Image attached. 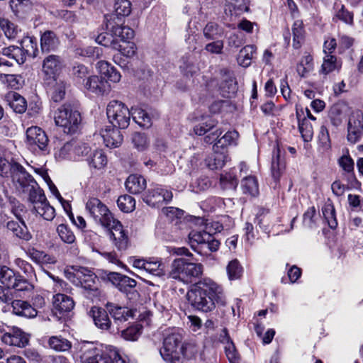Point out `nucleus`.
Listing matches in <instances>:
<instances>
[{
    "label": "nucleus",
    "instance_id": "34",
    "mask_svg": "<svg viewBox=\"0 0 363 363\" xmlns=\"http://www.w3.org/2000/svg\"><path fill=\"white\" fill-rule=\"evenodd\" d=\"M335 12L333 18V21L336 22L337 20L342 21L347 25H353L354 15L353 13L349 11L342 4H335Z\"/></svg>",
    "mask_w": 363,
    "mask_h": 363
},
{
    "label": "nucleus",
    "instance_id": "3",
    "mask_svg": "<svg viewBox=\"0 0 363 363\" xmlns=\"http://www.w3.org/2000/svg\"><path fill=\"white\" fill-rule=\"evenodd\" d=\"M203 267L200 263L187 261L184 258H177L172 261L168 277L183 283H191L195 278L203 274Z\"/></svg>",
    "mask_w": 363,
    "mask_h": 363
},
{
    "label": "nucleus",
    "instance_id": "27",
    "mask_svg": "<svg viewBox=\"0 0 363 363\" xmlns=\"http://www.w3.org/2000/svg\"><path fill=\"white\" fill-rule=\"evenodd\" d=\"M228 160V151L213 149V153L206 159L207 166L212 170L222 168Z\"/></svg>",
    "mask_w": 363,
    "mask_h": 363
},
{
    "label": "nucleus",
    "instance_id": "56",
    "mask_svg": "<svg viewBox=\"0 0 363 363\" xmlns=\"http://www.w3.org/2000/svg\"><path fill=\"white\" fill-rule=\"evenodd\" d=\"M0 26L9 39H13L16 37L18 30V27L8 19H0Z\"/></svg>",
    "mask_w": 363,
    "mask_h": 363
},
{
    "label": "nucleus",
    "instance_id": "38",
    "mask_svg": "<svg viewBox=\"0 0 363 363\" xmlns=\"http://www.w3.org/2000/svg\"><path fill=\"white\" fill-rule=\"evenodd\" d=\"M7 98L10 107L16 113H22L26 111L27 102L19 94L11 92L8 95Z\"/></svg>",
    "mask_w": 363,
    "mask_h": 363
},
{
    "label": "nucleus",
    "instance_id": "40",
    "mask_svg": "<svg viewBox=\"0 0 363 363\" xmlns=\"http://www.w3.org/2000/svg\"><path fill=\"white\" fill-rule=\"evenodd\" d=\"M256 48L254 45H249L245 46L240 50L238 62L244 67H247L251 64V60L256 53Z\"/></svg>",
    "mask_w": 363,
    "mask_h": 363
},
{
    "label": "nucleus",
    "instance_id": "35",
    "mask_svg": "<svg viewBox=\"0 0 363 363\" xmlns=\"http://www.w3.org/2000/svg\"><path fill=\"white\" fill-rule=\"evenodd\" d=\"M89 165L96 169H103L107 164L106 155L101 150H95L86 158Z\"/></svg>",
    "mask_w": 363,
    "mask_h": 363
},
{
    "label": "nucleus",
    "instance_id": "48",
    "mask_svg": "<svg viewBox=\"0 0 363 363\" xmlns=\"http://www.w3.org/2000/svg\"><path fill=\"white\" fill-rule=\"evenodd\" d=\"M72 75L74 79L79 84H84L90 75L89 69L82 64H77L72 69Z\"/></svg>",
    "mask_w": 363,
    "mask_h": 363
},
{
    "label": "nucleus",
    "instance_id": "53",
    "mask_svg": "<svg viewBox=\"0 0 363 363\" xmlns=\"http://www.w3.org/2000/svg\"><path fill=\"white\" fill-rule=\"evenodd\" d=\"M220 184L223 189H235L238 182L234 173L226 172L220 175Z\"/></svg>",
    "mask_w": 363,
    "mask_h": 363
},
{
    "label": "nucleus",
    "instance_id": "49",
    "mask_svg": "<svg viewBox=\"0 0 363 363\" xmlns=\"http://www.w3.org/2000/svg\"><path fill=\"white\" fill-rule=\"evenodd\" d=\"M293 33V47L298 49L303 41V23L300 21L294 22L292 27Z\"/></svg>",
    "mask_w": 363,
    "mask_h": 363
},
{
    "label": "nucleus",
    "instance_id": "21",
    "mask_svg": "<svg viewBox=\"0 0 363 363\" xmlns=\"http://www.w3.org/2000/svg\"><path fill=\"white\" fill-rule=\"evenodd\" d=\"M106 308L117 325L133 318L135 313L133 309L113 303H107Z\"/></svg>",
    "mask_w": 363,
    "mask_h": 363
},
{
    "label": "nucleus",
    "instance_id": "52",
    "mask_svg": "<svg viewBox=\"0 0 363 363\" xmlns=\"http://www.w3.org/2000/svg\"><path fill=\"white\" fill-rule=\"evenodd\" d=\"M57 233L62 242L67 244H73L75 242V235L67 225H59L57 228Z\"/></svg>",
    "mask_w": 363,
    "mask_h": 363
},
{
    "label": "nucleus",
    "instance_id": "19",
    "mask_svg": "<svg viewBox=\"0 0 363 363\" xmlns=\"http://www.w3.org/2000/svg\"><path fill=\"white\" fill-rule=\"evenodd\" d=\"M73 299L63 294H57L53 297L54 313L60 318H65L74 308Z\"/></svg>",
    "mask_w": 363,
    "mask_h": 363
},
{
    "label": "nucleus",
    "instance_id": "47",
    "mask_svg": "<svg viewBox=\"0 0 363 363\" xmlns=\"http://www.w3.org/2000/svg\"><path fill=\"white\" fill-rule=\"evenodd\" d=\"M243 193L251 196H257L259 192L257 180L255 177H245L241 184Z\"/></svg>",
    "mask_w": 363,
    "mask_h": 363
},
{
    "label": "nucleus",
    "instance_id": "2",
    "mask_svg": "<svg viewBox=\"0 0 363 363\" xmlns=\"http://www.w3.org/2000/svg\"><path fill=\"white\" fill-rule=\"evenodd\" d=\"M183 336L178 329L169 328L164 333L163 347L160 353L167 363H182V357L187 356L188 344L182 343Z\"/></svg>",
    "mask_w": 363,
    "mask_h": 363
},
{
    "label": "nucleus",
    "instance_id": "57",
    "mask_svg": "<svg viewBox=\"0 0 363 363\" xmlns=\"http://www.w3.org/2000/svg\"><path fill=\"white\" fill-rule=\"evenodd\" d=\"M299 131L304 141H311L313 135V129L311 123L306 118H303L298 123Z\"/></svg>",
    "mask_w": 363,
    "mask_h": 363
},
{
    "label": "nucleus",
    "instance_id": "8",
    "mask_svg": "<svg viewBox=\"0 0 363 363\" xmlns=\"http://www.w3.org/2000/svg\"><path fill=\"white\" fill-rule=\"evenodd\" d=\"M189 238L191 247L199 254H203L205 250L216 252L220 246V242L212 234L205 230H192L189 234Z\"/></svg>",
    "mask_w": 363,
    "mask_h": 363
},
{
    "label": "nucleus",
    "instance_id": "44",
    "mask_svg": "<svg viewBox=\"0 0 363 363\" xmlns=\"http://www.w3.org/2000/svg\"><path fill=\"white\" fill-rule=\"evenodd\" d=\"M50 347L58 352H66L71 349L72 343L62 336H52L48 340Z\"/></svg>",
    "mask_w": 363,
    "mask_h": 363
},
{
    "label": "nucleus",
    "instance_id": "14",
    "mask_svg": "<svg viewBox=\"0 0 363 363\" xmlns=\"http://www.w3.org/2000/svg\"><path fill=\"white\" fill-rule=\"evenodd\" d=\"M363 135V113L359 110L353 111L347 123V139L351 144L358 143Z\"/></svg>",
    "mask_w": 363,
    "mask_h": 363
},
{
    "label": "nucleus",
    "instance_id": "28",
    "mask_svg": "<svg viewBox=\"0 0 363 363\" xmlns=\"http://www.w3.org/2000/svg\"><path fill=\"white\" fill-rule=\"evenodd\" d=\"M20 223L14 220H9L6 223V228L11 231L14 236L19 239L28 241L31 239L32 235L23 220H19Z\"/></svg>",
    "mask_w": 363,
    "mask_h": 363
},
{
    "label": "nucleus",
    "instance_id": "59",
    "mask_svg": "<svg viewBox=\"0 0 363 363\" xmlns=\"http://www.w3.org/2000/svg\"><path fill=\"white\" fill-rule=\"evenodd\" d=\"M242 272V268L237 259L232 260L227 266V273L230 280L239 279Z\"/></svg>",
    "mask_w": 363,
    "mask_h": 363
},
{
    "label": "nucleus",
    "instance_id": "17",
    "mask_svg": "<svg viewBox=\"0 0 363 363\" xmlns=\"http://www.w3.org/2000/svg\"><path fill=\"white\" fill-rule=\"evenodd\" d=\"M62 67V61L60 56L50 55L43 62L44 82L58 79L59 73Z\"/></svg>",
    "mask_w": 363,
    "mask_h": 363
},
{
    "label": "nucleus",
    "instance_id": "42",
    "mask_svg": "<svg viewBox=\"0 0 363 363\" xmlns=\"http://www.w3.org/2000/svg\"><path fill=\"white\" fill-rule=\"evenodd\" d=\"M218 121L211 116H203L201 122L196 125L194 130L196 135H203L216 126Z\"/></svg>",
    "mask_w": 363,
    "mask_h": 363
},
{
    "label": "nucleus",
    "instance_id": "23",
    "mask_svg": "<svg viewBox=\"0 0 363 363\" xmlns=\"http://www.w3.org/2000/svg\"><path fill=\"white\" fill-rule=\"evenodd\" d=\"M111 227L109 236L113 240L115 246L118 250H125L128 247V238L123 225L120 222L115 220V223H112Z\"/></svg>",
    "mask_w": 363,
    "mask_h": 363
},
{
    "label": "nucleus",
    "instance_id": "20",
    "mask_svg": "<svg viewBox=\"0 0 363 363\" xmlns=\"http://www.w3.org/2000/svg\"><path fill=\"white\" fill-rule=\"evenodd\" d=\"M76 281H74L77 286H81L85 290L93 291L96 287V274L86 267H80L76 270L74 274Z\"/></svg>",
    "mask_w": 363,
    "mask_h": 363
},
{
    "label": "nucleus",
    "instance_id": "10",
    "mask_svg": "<svg viewBox=\"0 0 363 363\" xmlns=\"http://www.w3.org/2000/svg\"><path fill=\"white\" fill-rule=\"evenodd\" d=\"M26 143L34 151L42 155L50 153L49 140L45 132L38 126H31L26 130Z\"/></svg>",
    "mask_w": 363,
    "mask_h": 363
},
{
    "label": "nucleus",
    "instance_id": "25",
    "mask_svg": "<svg viewBox=\"0 0 363 363\" xmlns=\"http://www.w3.org/2000/svg\"><path fill=\"white\" fill-rule=\"evenodd\" d=\"M1 340L6 345L23 347L28 343L26 334L18 328H13L12 333H6Z\"/></svg>",
    "mask_w": 363,
    "mask_h": 363
},
{
    "label": "nucleus",
    "instance_id": "7",
    "mask_svg": "<svg viewBox=\"0 0 363 363\" xmlns=\"http://www.w3.org/2000/svg\"><path fill=\"white\" fill-rule=\"evenodd\" d=\"M106 114L113 127L124 129L130 123V111L125 105L118 101L109 102L106 108Z\"/></svg>",
    "mask_w": 363,
    "mask_h": 363
},
{
    "label": "nucleus",
    "instance_id": "11",
    "mask_svg": "<svg viewBox=\"0 0 363 363\" xmlns=\"http://www.w3.org/2000/svg\"><path fill=\"white\" fill-rule=\"evenodd\" d=\"M172 198V191L160 184L150 185V187L143 196L144 202L148 206L155 208L168 203Z\"/></svg>",
    "mask_w": 363,
    "mask_h": 363
},
{
    "label": "nucleus",
    "instance_id": "29",
    "mask_svg": "<svg viewBox=\"0 0 363 363\" xmlns=\"http://www.w3.org/2000/svg\"><path fill=\"white\" fill-rule=\"evenodd\" d=\"M0 54L13 60L18 65H23L27 60V57L21 49V45H10L0 49Z\"/></svg>",
    "mask_w": 363,
    "mask_h": 363
},
{
    "label": "nucleus",
    "instance_id": "16",
    "mask_svg": "<svg viewBox=\"0 0 363 363\" xmlns=\"http://www.w3.org/2000/svg\"><path fill=\"white\" fill-rule=\"evenodd\" d=\"M133 266L152 276L162 277L165 274V266L158 259H135L133 262Z\"/></svg>",
    "mask_w": 363,
    "mask_h": 363
},
{
    "label": "nucleus",
    "instance_id": "60",
    "mask_svg": "<svg viewBox=\"0 0 363 363\" xmlns=\"http://www.w3.org/2000/svg\"><path fill=\"white\" fill-rule=\"evenodd\" d=\"M140 335V329L138 325L130 326L121 331V337L125 340L135 341Z\"/></svg>",
    "mask_w": 363,
    "mask_h": 363
},
{
    "label": "nucleus",
    "instance_id": "6",
    "mask_svg": "<svg viewBox=\"0 0 363 363\" xmlns=\"http://www.w3.org/2000/svg\"><path fill=\"white\" fill-rule=\"evenodd\" d=\"M101 277L116 286L129 300H135L138 298L139 294L135 289L137 282L135 279L120 273L106 272L102 274Z\"/></svg>",
    "mask_w": 363,
    "mask_h": 363
},
{
    "label": "nucleus",
    "instance_id": "45",
    "mask_svg": "<svg viewBox=\"0 0 363 363\" xmlns=\"http://www.w3.org/2000/svg\"><path fill=\"white\" fill-rule=\"evenodd\" d=\"M18 274H16L13 270L6 266L0 265V281L8 289L13 286V283L17 279Z\"/></svg>",
    "mask_w": 363,
    "mask_h": 363
},
{
    "label": "nucleus",
    "instance_id": "64",
    "mask_svg": "<svg viewBox=\"0 0 363 363\" xmlns=\"http://www.w3.org/2000/svg\"><path fill=\"white\" fill-rule=\"evenodd\" d=\"M315 216V208L314 206L310 207L304 213L303 216V223L308 228H313L315 223L313 218Z\"/></svg>",
    "mask_w": 363,
    "mask_h": 363
},
{
    "label": "nucleus",
    "instance_id": "12",
    "mask_svg": "<svg viewBox=\"0 0 363 363\" xmlns=\"http://www.w3.org/2000/svg\"><path fill=\"white\" fill-rule=\"evenodd\" d=\"M33 205V211L47 220H52L55 216V210L50 206L42 189L28 198Z\"/></svg>",
    "mask_w": 363,
    "mask_h": 363
},
{
    "label": "nucleus",
    "instance_id": "46",
    "mask_svg": "<svg viewBox=\"0 0 363 363\" xmlns=\"http://www.w3.org/2000/svg\"><path fill=\"white\" fill-rule=\"evenodd\" d=\"M131 4L128 0H116L114 4V13L113 15V20L116 18L119 19V16H126L130 13Z\"/></svg>",
    "mask_w": 363,
    "mask_h": 363
},
{
    "label": "nucleus",
    "instance_id": "50",
    "mask_svg": "<svg viewBox=\"0 0 363 363\" xmlns=\"http://www.w3.org/2000/svg\"><path fill=\"white\" fill-rule=\"evenodd\" d=\"M118 40L114 38L111 32H105L100 33L96 38V42L103 46L114 48H118Z\"/></svg>",
    "mask_w": 363,
    "mask_h": 363
},
{
    "label": "nucleus",
    "instance_id": "58",
    "mask_svg": "<svg viewBox=\"0 0 363 363\" xmlns=\"http://www.w3.org/2000/svg\"><path fill=\"white\" fill-rule=\"evenodd\" d=\"M9 207L11 208V213L18 220H23V217L27 212L23 204L21 203L13 197V199H11Z\"/></svg>",
    "mask_w": 363,
    "mask_h": 363
},
{
    "label": "nucleus",
    "instance_id": "5",
    "mask_svg": "<svg viewBox=\"0 0 363 363\" xmlns=\"http://www.w3.org/2000/svg\"><path fill=\"white\" fill-rule=\"evenodd\" d=\"M55 122L67 134L75 133L81 124L80 113L72 108L69 104H65L60 106L55 113Z\"/></svg>",
    "mask_w": 363,
    "mask_h": 363
},
{
    "label": "nucleus",
    "instance_id": "1",
    "mask_svg": "<svg viewBox=\"0 0 363 363\" xmlns=\"http://www.w3.org/2000/svg\"><path fill=\"white\" fill-rule=\"evenodd\" d=\"M186 297L192 308L205 313L213 311L216 303L220 306L226 303L222 287L209 278H204L192 285Z\"/></svg>",
    "mask_w": 363,
    "mask_h": 363
},
{
    "label": "nucleus",
    "instance_id": "36",
    "mask_svg": "<svg viewBox=\"0 0 363 363\" xmlns=\"http://www.w3.org/2000/svg\"><path fill=\"white\" fill-rule=\"evenodd\" d=\"M130 111V117L140 126L149 128L151 125V118L149 115L142 108L132 107Z\"/></svg>",
    "mask_w": 363,
    "mask_h": 363
},
{
    "label": "nucleus",
    "instance_id": "22",
    "mask_svg": "<svg viewBox=\"0 0 363 363\" xmlns=\"http://www.w3.org/2000/svg\"><path fill=\"white\" fill-rule=\"evenodd\" d=\"M48 94H49L52 102L59 103L66 94V84L58 78L45 82Z\"/></svg>",
    "mask_w": 363,
    "mask_h": 363
},
{
    "label": "nucleus",
    "instance_id": "18",
    "mask_svg": "<svg viewBox=\"0 0 363 363\" xmlns=\"http://www.w3.org/2000/svg\"><path fill=\"white\" fill-rule=\"evenodd\" d=\"M90 315L92 317L96 327L101 330H110L112 333L119 331V328L117 326L116 330L111 323V321L108 317V312L107 309H104L99 307L94 306L89 311Z\"/></svg>",
    "mask_w": 363,
    "mask_h": 363
},
{
    "label": "nucleus",
    "instance_id": "24",
    "mask_svg": "<svg viewBox=\"0 0 363 363\" xmlns=\"http://www.w3.org/2000/svg\"><path fill=\"white\" fill-rule=\"evenodd\" d=\"M106 146L114 148L118 147L123 141V135L119 128L108 125L101 131Z\"/></svg>",
    "mask_w": 363,
    "mask_h": 363
},
{
    "label": "nucleus",
    "instance_id": "26",
    "mask_svg": "<svg viewBox=\"0 0 363 363\" xmlns=\"http://www.w3.org/2000/svg\"><path fill=\"white\" fill-rule=\"evenodd\" d=\"M83 85L86 89L96 94H104L108 87L107 81L102 77L91 74Z\"/></svg>",
    "mask_w": 363,
    "mask_h": 363
},
{
    "label": "nucleus",
    "instance_id": "39",
    "mask_svg": "<svg viewBox=\"0 0 363 363\" xmlns=\"http://www.w3.org/2000/svg\"><path fill=\"white\" fill-rule=\"evenodd\" d=\"M238 138V133L237 131H228L222 138L216 141L213 149L217 150L218 148H221L223 150H227L226 147L228 146L236 145Z\"/></svg>",
    "mask_w": 363,
    "mask_h": 363
},
{
    "label": "nucleus",
    "instance_id": "33",
    "mask_svg": "<svg viewBox=\"0 0 363 363\" xmlns=\"http://www.w3.org/2000/svg\"><path fill=\"white\" fill-rule=\"evenodd\" d=\"M21 49L25 52L27 57H35L37 56L38 41L35 37L26 36L19 42Z\"/></svg>",
    "mask_w": 363,
    "mask_h": 363
},
{
    "label": "nucleus",
    "instance_id": "9",
    "mask_svg": "<svg viewBox=\"0 0 363 363\" xmlns=\"http://www.w3.org/2000/svg\"><path fill=\"white\" fill-rule=\"evenodd\" d=\"M86 209L94 220L104 227L111 228V224L115 223V220L111 211L97 198L89 199L86 202Z\"/></svg>",
    "mask_w": 363,
    "mask_h": 363
},
{
    "label": "nucleus",
    "instance_id": "15",
    "mask_svg": "<svg viewBox=\"0 0 363 363\" xmlns=\"http://www.w3.org/2000/svg\"><path fill=\"white\" fill-rule=\"evenodd\" d=\"M106 30L111 32L114 38L122 43L131 40L134 37V31L126 26L119 25L113 20V15H105Z\"/></svg>",
    "mask_w": 363,
    "mask_h": 363
},
{
    "label": "nucleus",
    "instance_id": "55",
    "mask_svg": "<svg viewBox=\"0 0 363 363\" xmlns=\"http://www.w3.org/2000/svg\"><path fill=\"white\" fill-rule=\"evenodd\" d=\"M322 212L329 227L332 229H335L337 225V222L334 206L331 203L325 204L322 209Z\"/></svg>",
    "mask_w": 363,
    "mask_h": 363
},
{
    "label": "nucleus",
    "instance_id": "37",
    "mask_svg": "<svg viewBox=\"0 0 363 363\" xmlns=\"http://www.w3.org/2000/svg\"><path fill=\"white\" fill-rule=\"evenodd\" d=\"M285 169V162L280 155V150L277 147V150L274 151V156L272 160V174L273 178L277 181L281 177Z\"/></svg>",
    "mask_w": 363,
    "mask_h": 363
},
{
    "label": "nucleus",
    "instance_id": "4",
    "mask_svg": "<svg viewBox=\"0 0 363 363\" xmlns=\"http://www.w3.org/2000/svg\"><path fill=\"white\" fill-rule=\"evenodd\" d=\"M9 177L16 190L27 194L28 198L40 189L34 178L18 162H13L11 173Z\"/></svg>",
    "mask_w": 363,
    "mask_h": 363
},
{
    "label": "nucleus",
    "instance_id": "41",
    "mask_svg": "<svg viewBox=\"0 0 363 363\" xmlns=\"http://www.w3.org/2000/svg\"><path fill=\"white\" fill-rule=\"evenodd\" d=\"M206 39L208 40H217L223 35V29L216 23L209 22L203 29Z\"/></svg>",
    "mask_w": 363,
    "mask_h": 363
},
{
    "label": "nucleus",
    "instance_id": "32",
    "mask_svg": "<svg viewBox=\"0 0 363 363\" xmlns=\"http://www.w3.org/2000/svg\"><path fill=\"white\" fill-rule=\"evenodd\" d=\"M341 67L342 62L336 56L326 54L323 57V64L319 72L320 74L328 75L335 71L339 72Z\"/></svg>",
    "mask_w": 363,
    "mask_h": 363
},
{
    "label": "nucleus",
    "instance_id": "31",
    "mask_svg": "<svg viewBox=\"0 0 363 363\" xmlns=\"http://www.w3.org/2000/svg\"><path fill=\"white\" fill-rule=\"evenodd\" d=\"M146 180L140 175L131 174L125 182L127 190L133 194H138L143 192L146 188Z\"/></svg>",
    "mask_w": 363,
    "mask_h": 363
},
{
    "label": "nucleus",
    "instance_id": "61",
    "mask_svg": "<svg viewBox=\"0 0 363 363\" xmlns=\"http://www.w3.org/2000/svg\"><path fill=\"white\" fill-rule=\"evenodd\" d=\"M224 42L222 40H214L213 42L207 43L204 48L208 53L220 55L223 52Z\"/></svg>",
    "mask_w": 363,
    "mask_h": 363
},
{
    "label": "nucleus",
    "instance_id": "51",
    "mask_svg": "<svg viewBox=\"0 0 363 363\" xmlns=\"http://www.w3.org/2000/svg\"><path fill=\"white\" fill-rule=\"evenodd\" d=\"M118 48H114V50L119 51L121 55L126 57H132L136 54V45L130 40L122 43L118 41Z\"/></svg>",
    "mask_w": 363,
    "mask_h": 363
},
{
    "label": "nucleus",
    "instance_id": "43",
    "mask_svg": "<svg viewBox=\"0 0 363 363\" xmlns=\"http://www.w3.org/2000/svg\"><path fill=\"white\" fill-rule=\"evenodd\" d=\"M313 70V58L310 54L302 57L296 66V71L301 77H306L307 74Z\"/></svg>",
    "mask_w": 363,
    "mask_h": 363
},
{
    "label": "nucleus",
    "instance_id": "13",
    "mask_svg": "<svg viewBox=\"0 0 363 363\" xmlns=\"http://www.w3.org/2000/svg\"><path fill=\"white\" fill-rule=\"evenodd\" d=\"M81 352V363H114L117 357L116 350L101 352L96 348H87L86 345L82 347Z\"/></svg>",
    "mask_w": 363,
    "mask_h": 363
},
{
    "label": "nucleus",
    "instance_id": "30",
    "mask_svg": "<svg viewBox=\"0 0 363 363\" xmlns=\"http://www.w3.org/2000/svg\"><path fill=\"white\" fill-rule=\"evenodd\" d=\"M60 44L56 34L51 30L45 31L40 37V48L43 52L55 50Z\"/></svg>",
    "mask_w": 363,
    "mask_h": 363
},
{
    "label": "nucleus",
    "instance_id": "63",
    "mask_svg": "<svg viewBox=\"0 0 363 363\" xmlns=\"http://www.w3.org/2000/svg\"><path fill=\"white\" fill-rule=\"evenodd\" d=\"M16 283H13V286H11L10 289H13L17 291H25L31 289L32 285L26 279H24L18 274Z\"/></svg>",
    "mask_w": 363,
    "mask_h": 363
},
{
    "label": "nucleus",
    "instance_id": "62",
    "mask_svg": "<svg viewBox=\"0 0 363 363\" xmlns=\"http://www.w3.org/2000/svg\"><path fill=\"white\" fill-rule=\"evenodd\" d=\"M132 141L135 147L140 151L145 150L148 145L146 135L140 133H135L133 135Z\"/></svg>",
    "mask_w": 363,
    "mask_h": 363
},
{
    "label": "nucleus",
    "instance_id": "54",
    "mask_svg": "<svg viewBox=\"0 0 363 363\" xmlns=\"http://www.w3.org/2000/svg\"><path fill=\"white\" fill-rule=\"evenodd\" d=\"M117 204L123 212L129 213L135 209V201L130 195H123L118 197Z\"/></svg>",
    "mask_w": 363,
    "mask_h": 363
}]
</instances>
